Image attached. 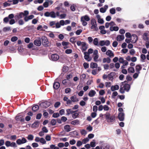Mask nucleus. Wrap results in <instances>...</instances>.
Segmentation results:
<instances>
[{"label": "nucleus", "instance_id": "nucleus-64", "mask_svg": "<svg viewBox=\"0 0 149 149\" xmlns=\"http://www.w3.org/2000/svg\"><path fill=\"white\" fill-rule=\"evenodd\" d=\"M125 37L127 38H130L131 37V35L130 33L129 32H127L125 34Z\"/></svg>", "mask_w": 149, "mask_h": 149}, {"label": "nucleus", "instance_id": "nucleus-39", "mask_svg": "<svg viewBox=\"0 0 149 149\" xmlns=\"http://www.w3.org/2000/svg\"><path fill=\"white\" fill-rule=\"evenodd\" d=\"M68 67L67 66H64L62 69L63 72H64L68 71Z\"/></svg>", "mask_w": 149, "mask_h": 149}, {"label": "nucleus", "instance_id": "nucleus-23", "mask_svg": "<svg viewBox=\"0 0 149 149\" xmlns=\"http://www.w3.org/2000/svg\"><path fill=\"white\" fill-rule=\"evenodd\" d=\"M95 91L94 90H91L88 93V96L90 97H93L96 94Z\"/></svg>", "mask_w": 149, "mask_h": 149}, {"label": "nucleus", "instance_id": "nucleus-36", "mask_svg": "<svg viewBox=\"0 0 149 149\" xmlns=\"http://www.w3.org/2000/svg\"><path fill=\"white\" fill-rule=\"evenodd\" d=\"M39 122L38 120L35 121L31 125V127L34 128L36 127V126L39 123Z\"/></svg>", "mask_w": 149, "mask_h": 149}, {"label": "nucleus", "instance_id": "nucleus-31", "mask_svg": "<svg viewBox=\"0 0 149 149\" xmlns=\"http://www.w3.org/2000/svg\"><path fill=\"white\" fill-rule=\"evenodd\" d=\"M97 64L95 63L92 62L90 64L91 68L93 69L97 68Z\"/></svg>", "mask_w": 149, "mask_h": 149}, {"label": "nucleus", "instance_id": "nucleus-53", "mask_svg": "<svg viewBox=\"0 0 149 149\" xmlns=\"http://www.w3.org/2000/svg\"><path fill=\"white\" fill-rule=\"evenodd\" d=\"M40 142L42 144H45L46 143V141L45 139L43 138H40Z\"/></svg>", "mask_w": 149, "mask_h": 149}, {"label": "nucleus", "instance_id": "nucleus-12", "mask_svg": "<svg viewBox=\"0 0 149 149\" xmlns=\"http://www.w3.org/2000/svg\"><path fill=\"white\" fill-rule=\"evenodd\" d=\"M123 87L124 88L125 90V91L127 92H128L131 86L130 84L127 83H125L124 84Z\"/></svg>", "mask_w": 149, "mask_h": 149}, {"label": "nucleus", "instance_id": "nucleus-54", "mask_svg": "<svg viewBox=\"0 0 149 149\" xmlns=\"http://www.w3.org/2000/svg\"><path fill=\"white\" fill-rule=\"evenodd\" d=\"M72 75L71 74H69L67 75V76L66 77V79L68 80H70V79L72 78Z\"/></svg>", "mask_w": 149, "mask_h": 149}, {"label": "nucleus", "instance_id": "nucleus-24", "mask_svg": "<svg viewBox=\"0 0 149 149\" xmlns=\"http://www.w3.org/2000/svg\"><path fill=\"white\" fill-rule=\"evenodd\" d=\"M119 89V86L117 85L112 86L111 88V89L112 91H115L118 90Z\"/></svg>", "mask_w": 149, "mask_h": 149}, {"label": "nucleus", "instance_id": "nucleus-21", "mask_svg": "<svg viewBox=\"0 0 149 149\" xmlns=\"http://www.w3.org/2000/svg\"><path fill=\"white\" fill-rule=\"evenodd\" d=\"M109 146L107 143L102 144L100 147V149H109Z\"/></svg>", "mask_w": 149, "mask_h": 149}, {"label": "nucleus", "instance_id": "nucleus-16", "mask_svg": "<svg viewBox=\"0 0 149 149\" xmlns=\"http://www.w3.org/2000/svg\"><path fill=\"white\" fill-rule=\"evenodd\" d=\"M108 8V5H105L104 6V8L103 7H101L100 8V11L101 13H104L106 12Z\"/></svg>", "mask_w": 149, "mask_h": 149}, {"label": "nucleus", "instance_id": "nucleus-56", "mask_svg": "<svg viewBox=\"0 0 149 149\" xmlns=\"http://www.w3.org/2000/svg\"><path fill=\"white\" fill-rule=\"evenodd\" d=\"M82 29H80L77 30L76 32L75 33L77 35H79L82 32Z\"/></svg>", "mask_w": 149, "mask_h": 149}, {"label": "nucleus", "instance_id": "nucleus-50", "mask_svg": "<svg viewBox=\"0 0 149 149\" xmlns=\"http://www.w3.org/2000/svg\"><path fill=\"white\" fill-rule=\"evenodd\" d=\"M83 143L80 140L77 141L76 144V145L77 147H79L82 145Z\"/></svg>", "mask_w": 149, "mask_h": 149}, {"label": "nucleus", "instance_id": "nucleus-9", "mask_svg": "<svg viewBox=\"0 0 149 149\" xmlns=\"http://www.w3.org/2000/svg\"><path fill=\"white\" fill-rule=\"evenodd\" d=\"M29 14V12L28 10H24V12H21L19 13V16H20V18H22L24 16L28 15Z\"/></svg>", "mask_w": 149, "mask_h": 149}, {"label": "nucleus", "instance_id": "nucleus-3", "mask_svg": "<svg viewBox=\"0 0 149 149\" xmlns=\"http://www.w3.org/2000/svg\"><path fill=\"white\" fill-rule=\"evenodd\" d=\"M44 15L46 17H50L52 18L56 17L55 13L54 11H52L51 12L47 11L44 13Z\"/></svg>", "mask_w": 149, "mask_h": 149}, {"label": "nucleus", "instance_id": "nucleus-8", "mask_svg": "<svg viewBox=\"0 0 149 149\" xmlns=\"http://www.w3.org/2000/svg\"><path fill=\"white\" fill-rule=\"evenodd\" d=\"M70 136L71 137H76V136H78L79 134L75 130L73 131L70 132L69 134L67 135V136Z\"/></svg>", "mask_w": 149, "mask_h": 149}, {"label": "nucleus", "instance_id": "nucleus-6", "mask_svg": "<svg viewBox=\"0 0 149 149\" xmlns=\"http://www.w3.org/2000/svg\"><path fill=\"white\" fill-rule=\"evenodd\" d=\"M118 118L120 121H123L125 118V113L123 112H120L118 114Z\"/></svg>", "mask_w": 149, "mask_h": 149}, {"label": "nucleus", "instance_id": "nucleus-37", "mask_svg": "<svg viewBox=\"0 0 149 149\" xmlns=\"http://www.w3.org/2000/svg\"><path fill=\"white\" fill-rule=\"evenodd\" d=\"M79 115V113H75L73 114L72 115V117L74 119H75L78 117Z\"/></svg>", "mask_w": 149, "mask_h": 149}, {"label": "nucleus", "instance_id": "nucleus-45", "mask_svg": "<svg viewBox=\"0 0 149 149\" xmlns=\"http://www.w3.org/2000/svg\"><path fill=\"white\" fill-rule=\"evenodd\" d=\"M18 39V38L16 36H13L11 38V40L12 42H15Z\"/></svg>", "mask_w": 149, "mask_h": 149}, {"label": "nucleus", "instance_id": "nucleus-1", "mask_svg": "<svg viewBox=\"0 0 149 149\" xmlns=\"http://www.w3.org/2000/svg\"><path fill=\"white\" fill-rule=\"evenodd\" d=\"M104 115L108 122L111 123L115 120V116L113 115L111 116L110 113L108 112H107Z\"/></svg>", "mask_w": 149, "mask_h": 149}, {"label": "nucleus", "instance_id": "nucleus-44", "mask_svg": "<svg viewBox=\"0 0 149 149\" xmlns=\"http://www.w3.org/2000/svg\"><path fill=\"white\" fill-rule=\"evenodd\" d=\"M10 29V27H4L3 29V30L4 32H6L7 31H9Z\"/></svg>", "mask_w": 149, "mask_h": 149}, {"label": "nucleus", "instance_id": "nucleus-22", "mask_svg": "<svg viewBox=\"0 0 149 149\" xmlns=\"http://www.w3.org/2000/svg\"><path fill=\"white\" fill-rule=\"evenodd\" d=\"M81 20H84L86 21H88L90 20L89 17L87 15H85V16H82L81 17Z\"/></svg>", "mask_w": 149, "mask_h": 149}, {"label": "nucleus", "instance_id": "nucleus-29", "mask_svg": "<svg viewBox=\"0 0 149 149\" xmlns=\"http://www.w3.org/2000/svg\"><path fill=\"white\" fill-rule=\"evenodd\" d=\"M127 70L128 72L129 73H133L135 72L134 69L133 67H130L128 68Z\"/></svg>", "mask_w": 149, "mask_h": 149}, {"label": "nucleus", "instance_id": "nucleus-18", "mask_svg": "<svg viewBox=\"0 0 149 149\" xmlns=\"http://www.w3.org/2000/svg\"><path fill=\"white\" fill-rule=\"evenodd\" d=\"M88 48V45H86V42H83L82 45V48L81 49L82 52H83L86 50Z\"/></svg>", "mask_w": 149, "mask_h": 149}, {"label": "nucleus", "instance_id": "nucleus-35", "mask_svg": "<svg viewBox=\"0 0 149 149\" xmlns=\"http://www.w3.org/2000/svg\"><path fill=\"white\" fill-rule=\"evenodd\" d=\"M110 13L112 15L116 13V9L114 8H111L109 10Z\"/></svg>", "mask_w": 149, "mask_h": 149}, {"label": "nucleus", "instance_id": "nucleus-55", "mask_svg": "<svg viewBox=\"0 0 149 149\" xmlns=\"http://www.w3.org/2000/svg\"><path fill=\"white\" fill-rule=\"evenodd\" d=\"M129 52L130 54L132 55H134L135 53V51L134 49H131L130 50Z\"/></svg>", "mask_w": 149, "mask_h": 149}, {"label": "nucleus", "instance_id": "nucleus-26", "mask_svg": "<svg viewBox=\"0 0 149 149\" xmlns=\"http://www.w3.org/2000/svg\"><path fill=\"white\" fill-rule=\"evenodd\" d=\"M125 38V37L123 35H118L117 37V40L118 41H120L123 40Z\"/></svg>", "mask_w": 149, "mask_h": 149}, {"label": "nucleus", "instance_id": "nucleus-58", "mask_svg": "<svg viewBox=\"0 0 149 149\" xmlns=\"http://www.w3.org/2000/svg\"><path fill=\"white\" fill-rule=\"evenodd\" d=\"M98 22L100 24H102L104 23V21L103 18H100L98 19Z\"/></svg>", "mask_w": 149, "mask_h": 149}, {"label": "nucleus", "instance_id": "nucleus-7", "mask_svg": "<svg viewBox=\"0 0 149 149\" xmlns=\"http://www.w3.org/2000/svg\"><path fill=\"white\" fill-rule=\"evenodd\" d=\"M59 58V56L57 54H54L51 55L50 59L53 61H56L58 60Z\"/></svg>", "mask_w": 149, "mask_h": 149}, {"label": "nucleus", "instance_id": "nucleus-41", "mask_svg": "<svg viewBox=\"0 0 149 149\" xmlns=\"http://www.w3.org/2000/svg\"><path fill=\"white\" fill-rule=\"evenodd\" d=\"M60 116L59 114L58 113H54L52 115V117L54 118H57L59 117Z\"/></svg>", "mask_w": 149, "mask_h": 149}, {"label": "nucleus", "instance_id": "nucleus-5", "mask_svg": "<svg viewBox=\"0 0 149 149\" xmlns=\"http://www.w3.org/2000/svg\"><path fill=\"white\" fill-rule=\"evenodd\" d=\"M51 104V103L50 102L45 101L40 103L39 105L43 108H47L50 106Z\"/></svg>", "mask_w": 149, "mask_h": 149}, {"label": "nucleus", "instance_id": "nucleus-33", "mask_svg": "<svg viewBox=\"0 0 149 149\" xmlns=\"http://www.w3.org/2000/svg\"><path fill=\"white\" fill-rule=\"evenodd\" d=\"M26 27L28 28L27 30L28 31H33L34 30V25H32L31 26H27Z\"/></svg>", "mask_w": 149, "mask_h": 149}, {"label": "nucleus", "instance_id": "nucleus-42", "mask_svg": "<svg viewBox=\"0 0 149 149\" xmlns=\"http://www.w3.org/2000/svg\"><path fill=\"white\" fill-rule=\"evenodd\" d=\"M142 67L141 65L138 64L136 66V70H141L142 69Z\"/></svg>", "mask_w": 149, "mask_h": 149}, {"label": "nucleus", "instance_id": "nucleus-27", "mask_svg": "<svg viewBox=\"0 0 149 149\" xmlns=\"http://www.w3.org/2000/svg\"><path fill=\"white\" fill-rule=\"evenodd\" d=\"M64 129L65 131L67 132H69L71 130L70 126L69 125H65L64 127Z\"/></svg>", "mask_w": 149, "mask_h": 149}, {"label": "nucleus", "instance_id": "nucleus-20", "mask_svg": "<svg viewBox=\"0 0 149 149\" xmlns=\"http://www.w3.org/2000/svg\"><path fill=\"white\" fill-rule=\"evenodd\" d=\"M106 54L109 57H113L114 56V54L112 51L110 50H108L106 52Z\"/></svg>", "mask_w": 149, "mask_h": 149}, {"label": "nucleus", "instance_id": "nucleus-62", "mask_svg": "<svg viewBox=\"0 0 149 149\" xmlns=\"http://www.w3.org/2000/svg\"><path fill=\"white\" fill-rule=\"evenodd\" d=\"M59 115L60 114L61 115H64L65 113V110L64 109H61L59 111Z\"/></svg>", "mask_w": 149, "mask_h": 149}, {"label": "nucleus", "instance_id": "nucleus-32", "mask_svg": "<svg viewBox=\"0 0 149 149\" xmlns=\"http://www.w3.org/2000/svg\"><path fill=\"white\" fill-rule=\"evenodd\" d=\"M93 42L95 45L98 46V41L97 38H95L93 40Z\"/></svg>", "mask_w": 149, "mask_h": 149}, {"label": "nucleus", "instance_id": "nucleus-57", "mask_svg": "<svg viewBox=\"0 0 149 149\" xmlns=\"http://www.w3.org/2000/svg\"><path fill=\"white\" fill-rule=\"evenodd\" d=\"M105 93V91L104 90L102 89L100 90L99 92V94L100 95H103Z\"/></svg>", "mask_w": 149, "mask_h": 149}, {"label": "nucleus", "instance_id": "nucleus-51", "mask_svg": "<svg viewBox=\"0 0 149 149\" xmlns=\"http://www.w3.org/2000/svg\"><path fill=\"white\" fill-rule=\"evenodd\" d=\"M61 104V103L59 102H57L55 103L54 104V107L55 108H58Z\"/></svg>", "mask_w": 149, "mask_h": 149}, {"label": "nucleus", "instance_id": "nucleus-43", "mask_svg": "<svg viewBox=\"0 0 149 149\" xmlns=\"http://www.w3.org/2000/svg\"><path fill=\"white\" fill-rule=\"evenodd\" d=\"M118 95V93L116 91H114L112 93L111 97L112 98H114Z\"/></svg>", "mask_w": 149, "mask_h": 149}, {"label": "nucleus", "instance_id": "nucleus-60", "mask_svg": "<svg viewBox=\"0 0 149 149\" xmlns=\"http://www.w3.org/2000/svg\"><path fill=\"white\" fill-rule=\"evenodd\" d=\"M75 39V38L74 37H73L70 38V41L72 44H74L75 43V41L74 40Z\"/></svg>", "mask_w": 149, "mask_h": 149}, {"label": "nucleus", "instance_id": "nucleus-25", "mask_svg": "<svg viewBox=\"0 0 149 149\" xmlns=\"http://www.w3.org/2000/svg\"><path fill=\"white\" fill-rule=\"evenodd\" d=\"M39 109V106L36 104H34L32 108V110L34 112H36Z\"/></svg>", "mask_w": 149, "mask_h": 149}, {"label": "nucleus", "instance_id": "nucleus-13", "mask_svg": "<svg viewBox=\"0 0 149 149\" xmlns=\"http://www.w3.org/2000/svg\"><path fill=\"white\" fill-rule=\"evenodd\" d=\"M88 53L87 52H84V59L87 61H91L92 58H91L90 57L89 55L88 54Z\"/></svg>", "mask_w": 149, "mask_h": 149}, {"label": "nucleus", "instance_id": "nucleus-61", "mask_svg": "<svg viewBox=\"0 0 149 149\" xmlns=\"http://www.w3.org/2000/svg\"><path fill=\"white\" fill-rule=\"evenodd\" d=\"M126 79L127 81H131L132 79V78L130 75H128L126 76Z\"/></svg>", "mask_w": 149, "mask_h": 149}, {"label": "nucleus", "instance_id": "nucleus-59", "mask_svg": "<svg viewBox=\"0 0 149 149\" xmlns=\"http://www.w3.org/2000/svg\"><path fill=\"white\" fill-rule=\"evenodd\" d=\"M5 144L7 147L10 146L11 142L9 141H6Z\"/></svg>", "mask_w": 149, "mask_h": 149}, {"label": "nucleus", "instance_id": "nucleus-38", "mask_svg": "<svg viewBox=\"0 0 149 149\" xmlns=\"http://www.w3.org/2000/svg\"><path fill=\"white\" fill-rule=\"evenodd\" d=\"M90 146L92 147H94L95 146V140H93L91 142Z\"/></svg>", "mask_w": 149, "mask_h": 149}, {"label": "nucleus", "instance_id": "nucleus-48", "mask_svg": "<svg viewBox=\"0 0 149 149\" xmlns=\"http://www.w3.org/2000/svg\"><path fill=\"white\" fill-rule=\"evenodd\" d=\"M49 1H48L45 2L43 3V6L45 8L48 7L49 6Z\"/></svg>", "mask_w": 149, "mask_h": 149}, {"label": "nucleus", "instance_id": "nucleus-17", "mask_svg": "<svg viewBox=\"0 0 149 149\" xmlns=\"http://www.w3.org/2000/svg\"><path fill=\"white\" fill-rule=\"evenodd\" d=\"M132 38H133V40L131 41L133 43H135L137 41L138 37L136 34H132L131 36Z\"/></svg>", "mask_w": 149, "mask_h": 149}, {"label": "nucleus", "instance_id": "nucleus-14", "mask_svg": "<svg viewBox=\"0 0 149 149\" xmlns=\"http://www.w3.org/2000/svg\"><path fill=\"white\" fill-rule=\"evenodd\" d=\"M116 75V73L112 72H110L108 75L109 79L112 81L113 79V77L114 76Z\"/></svg>", "mask_w": 149, "mask_h": 149}, {"label": "nucleus", "instance_id": "nucleus-40", "mask_svg": "<svg viewBox=\"0 0 149 149\" xmlns=\"http://www.w3.org/2000/svg\"><path fill=\"white\" fill-rule=\"evenodd\" d=\"M89 139L88 137L85 138L83 139L82 140V143L83 144H86L88 141H89Z\"/></svg>", "mask_w": 149, "mask_h": 149}, {"label": "nucleus", "instance_id": "nucleus-47", "mask_svg": "<svg viewBox=\"0 0 149 149\" xmlns=\"http://www.w3.org/2000/svg\"><path fill=\"white\" fill-rule=\"evenodd\" d=\"M34 136L32 134H29L28 135L27 139L30 140L32 141L33 139Z\"/></svg>", "mask_w": 149, "mask_h": 149}, {"label": "nucleus", "instance_id": "nucleus-19", "mask_svg": "<svg viewBox=\"0 0 149 149\" xmlns=\"http://www.w3.org/2000/svg\"><path fill=\"white\" fill-rule=\"evenodd\" d=\"M60 86V84L58 82H54L53 84V87L54 89L55 90L58 89Z\"/></svg>", "mask_w": 149, "mask_h": 149}, {"label": "nucleus", "instance_id": "nucleus-34", "mask_svg": "<svg viewBox=\"0 0 149 149\" xmlns=\"http://www.w3.org/2000/svg\"><path fill=\"white\" fill-rule=\"evenodd\" d=\"M140 57L141 58V61L142 62H144V60H145L146 58V55L144 54H141V55Z\"/></svg>", "mask_w": 149, "mask_h": 149}, {"label": "nucleus", "instance_id": "nucleus-30", "mask_svg": "<svg viewBox=\"0 0 149 149\" xmlns=\"http://www.w3.org/2000/svg\"><path fill=\"white\" fill-rule=\"evenodd\" d=\"M70 99L72 102H77L79 101L78 99L76 98V97L75 95L72 96L70 97Z\"/></svg>", "mask_w": 149, "mask_h": 149}, {"label": "nucleus", "instance_id": "nucleus-28", "mask_svg": "<svg viewBox=\"0 0 149 149\" xmlns=\"http://www.w3.org/2000/svg\"><path fill=\"white\" fill-rule=\"evenodd\" d=\"M91 24H92V25L93 26H94V27H95L96 26H97V24L96 20L94 18H93L91 19Z\"/></svg>", "mask_w": 149, "mask_h": 149}, {"label": "nucleus", "instance_id": "nucleus-52", "mask_svg": "<svg viewBox=\"0 0 149 149\" xmlns=\"http://www.w3.org/2000/svg\"><path fill=\"white\" fill-rule=\"evenodd\" d=\"M83 66L85 69H86L88 68L89 65L88 63L85 62L83 63Z\"/></svg>", "mask_w": 149, "mask_h": 149}, {"label": "nucleus", "instance_id": "nucleus-2", "mask_svg": "<svg viewBox=\"0 0 149 149\" xmlns=\"http://www.w3.org/2000/svg\"><path fill=\"white\" fill-rule=\"evenodd\" d=\"M42 42L43 45L45 47L49 46V42L48 41L47 38L45 36H42L41 37Z\"/></svg>", "mask_w": 149, "mask_h": 149}, {"label": "nucleus", "instance_id": "nucleus-49", "mask_svg": "<svg viewBox=\"0 0 149 149\" xmlns=\"http://www.w3.org/2000/svg\"><path fill=\"white\" fill-rule=\"evenodd\" d=\"M65 52L66 54H69L72 53V50L71 49H66L65 50Z\"/></svg>", "mask_w": 149, "mask_h": 149}, {"label": "nucleus", "instance_id": "nucleus-46", "mask_svg": "<svg viewBox=\"0 0 149 149\" xmlns=\"http://www.w3.org/2000/svg\"><path fill=\"white\" fill-rule=\"evenodd\" d=\"M51 124L52 125L54 126L56 125V120L55 119H52L51 121Z\"/></svg>", "mask_w": 149, "mask_h": 149}, {"label": "nucleus", "instance_id": "nucleus-11", "mask_svg": "<svg viewBox=\"0 0 149 149\" xmlns=\"http://www.w3.org/2000/svg\"><path fill=\"white\" fill-rule=\"evenodd\" d=\"M34 44L37 46L39 47L40 46L41 44V39L40 38L39 39H37L35 40L33 42Z\"/></svg>", "mask_w": 149, "mask_h": 149}, {"label": "nucleus", "instance_id": "nucleus-10", "mask_svg": "<svg viewBox=\"0 0 149 149\" xmlns=\"http://www.w3.org/2000/svg\"><path fill=\"white\" fill-rule=\"evenodd\" d=\"M15 120L17 121H20L21 122H24L25 120L24 118H23L22 115H19L17 116L15 118Z\"/></svg>", "mask_w": 149, "mask_h": 149}, {"label": "nucleus", "instance_id": "nucleus-63", "mask_svg": "<svg viewBox=\"0 0 149 149\" xmlns=\"http://www.w3.org/2000/svg\"><path fill=\"white\" fill-rule=\"evenodd\" d=\"M42 131L44 133H47L48 132V130L45 126L43 127L42 128Z\"/></svg>", "mask_w": 149, "mask_h": 149}, {"label": "nucleus", "instance_id": "nucleus-4", "mask_svg": "<svg viewBox=\"0 0 149 149\" xmlns=\"http://www.w3.org/2000/svg\"><path fill=\"white\" fill-rule=\"evenodd\" d=\"M110 41L108 40H107L106 41L104 40H100L99 42L98 46L100 45L103 46L104 45L107 46L110 45Z\"/></svg>", "mask_w": 149, "mask_h": 149}, {"label": "nucleus", "instance_id": "nucleus-15", "mask_svg": "<svg viewBox=\"0 0 149 149\" xmlns=\"http://www.w3.org/2000/svg\"><path fill=\"white\" fill-rule=\"evenodd\" d=\"M70 123L73 125H78L80 124V121L78 119H76L71 121Z\"/></svg>", "mask_w": 149, "mask_h": 149}]
</instances>
